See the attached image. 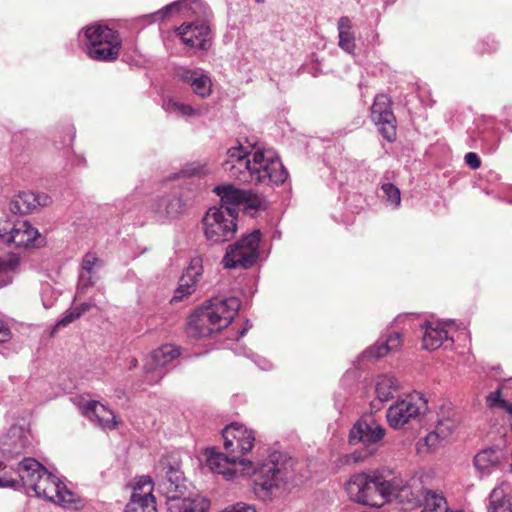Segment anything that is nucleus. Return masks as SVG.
Segmentation results:
<instances>
[{
  "instance_id": "nucleus-1",
  "label": "nucleus",
  "mask_w": 512,
  "mask_h": 512,
  "mask_svg": "<svg viewBox=\"0 0 512 512\" xmlns=\"http://www.w3.org/2000/svg\"><path fill=\"white\" fill-rule=\"evenodd\" d=\"M223 169L230 178L245 184L280 185L288 177V172L274 150H248L242 145L228 149Z\"/></svg>"
},
{
  "instance_id": "nucleus-2",
  "label": "nucleus",
  "mask_w": 512,
  "mask_h": 512,
  "mask_svg": "<svg viewBox=\"0 0 512 512\" xmlns=\"http://www.w3.org/2000/svg\"><path fill=\"white\" fill-rule=\"evenodd\" d=\"M172 14L194 17V22H185L177 28V35L182 43L190 48L208 50L211 30L206 23L208 8L205 3L201 0H177L144 17L149 19V23H153L163 21Z\"/></svg>"
},
{
  "instance_id": "nucleus-3",
  "label": "nucleus",
  "mask_w": 512,
  "mask_h": 512,
  "mask_svg": "<svg viewBox=\"0 0 512 512\" xmlns=\"http://www.w3.org/2000/svg\"><path fill=\"white\" fill-rule=\"evenodd\" d=\"M239 308L240 300L236 297H212L190 316L188 335L194 338L210 337L228 327Z\"/></svg>"
},
{
  "instance_id": "nucleus-4",
  "label": "nucleus",
  "mask_w": 512,
  "mask_h": 512,
  "mask_svg": "<svg viewBox=\"0 0 512 512\" xmlns=\"http://www.w3.org/2000/svg\"><path fill=\"white\" fill-rule=\"evenodd\" d=\"M291 468V458L280 451H271L252 469L255 495L264 501L272 499L287 483Z\"/></svg>"
},
{
  "instance_id": "nucleus-5",
  "label": "nucleus",
  "mask_w": 512,
  "mask_h": 512,
  "mask_svg": "<svg viewBox=\"0 0 512 512\" xmlns=\"http://www.w3.org/2000/svg\"><path fill=\"white\" fill-rule=\"evenodd\" d=\"M389 488V479L379 472L355 474L345 486L351 501L373 507L389 502Z\"/></svg>"
},
{
  "instance_id": "nucleus-6",
  "label": "nucleus",
  "mask_w": 512,
  "mask_h": 512,
  "mask_svg": "<svg viewBox=\"0 0 512 512\" xmlns=\"http://www.w3.org/2000/svg\"><path fill=\"white\" fill-rule=\"evenodd\" d=\"M385 436L384 427L375 419L374 415L362 416L351 428L349 443L351 445L362 444L363 450H356L341 457L342 464L359 463L374 455L379 443Z\"/></svg>"
},
{
  "instance_id": "nucleus-7",
  "label": "nucleus",
  "mask_w": 512,
  "mask_h": 512,
  "mask_svg": "<svg viewBox=\"0 0 512 512\" xmlns=\"http://www.w3.org/2000/svg\"><path fill=\"white\" fill-rule=\"evenodd\" d=\"M80 41L85 45L87 56L99 62H111L118 58L121 38L117 31L106 25L87 26L80 34Z\"/></svg>"
},
{
  "instance_id": "nucleus-8",
  "label": "nucleus",
  "mask_w": 512,
  "mask_h": 512,
  "mask_svg": "<svg viewBox=\"0 0 512 512\" xmlns=\"http://www.w3.org/2000/svg\"><path fill=\"white\" fill-rule=\"evenodd\" d=\"M237 216L235 208L223 205L209 208L202 218L205 239L212 244L230 241L237 231Z\"/></svg>"
},
{
  "instance_id": "nucleus-9",
  "label": "nucleus",
  "mask_w": 512,
  "mask_h": 512,
  "mask_svg": "<svg viewBox=\"0 0 512 512\" xmlns=\"http://www.w3.org/2000/svg\"><path fill=\"white\" fill-rule=\"evenodd\" d=\"M260 241V230H254L251 233L242 236L234 244L229 245L222 260L224 268L247 269L252 267L259 257Z\"/></svg>"
},
{
  "instance_id": "nucleus-10",
  "label": "nucleus",
  "mask_w": 512,
  "mask_h": 512,
  "mask_svg": "<svg viewBox=\"0 0 512 512\" xmlns=\"http://www.w3.org/2000/svg\"><path fill=\"white\" fill-rule=\"evenodd\" d=\"M427 410V399L420 392H414L393 403L386 412V418L390 427L400 429L414 420H419Z\"/></svg>"
},
{
  "instance_id": "nucleus-11",
  "label": "nucleus",
  "mask_w": 512,
  "mask_h": 512,
  "mask_svg": "<svg viewBox=\"0 0 512 512\" xmlns=\"http://www.w3.org/2000/svg\"><path fill=\"white\" fill-rule=\"evenodd\" d=\"M47 471L48 470L34 458H24L16 466L8 464V468L5 469L3 473L12 478L15 483L12 486H5L4 488H12L15 490L24 488L25 492L30 495V491H32Z\"/></svg>"
},
{
  "instance_id": "nucleus-12",
  "label": "nucleus",
  "mask_w": 512,
  "mask_h": 512,
  "mask_svg": "<svg viewBox=\"0 0 512 512\" xmlns=\"http://www.w3.org/2000/svg\"><path fill=\"white\" fill-rule=\"evenodd\" d=\"M39 236V231L26 219L7 217L0 221V240L3 243L29 247Z\"/></svg>"
},
{
  "instance_id": "nucleus-13",
  "label": "nucleus",
  "mask_w": 512,
  "mask_h": 512,
  "mask_svg": "<svg viewBox=\"0 0 512 512\" xmlns=\"http://www.w3.org/2000/svg\"><path fill=\"white\" fill-rule=\"evenodd\" d=\"M32 448L31 432L24 425H12L0 435V452L5 460L29 453Z\"/></svg>"
},
{
  "instance_id": "nucleus-14",
  "label": "nucleus",
  "mask_w": 512,
  "mask_h": 512,
  "mask_svg": "<svg viewBox=\"0 0 512 512\" xmlns=\"http://www.w3.org/2000/svg\"><path fill=\"white\" fill-rule=\"evenodd\" d=\"M36 497L44 498L62 507H70L75 501V495L67 489L64 483L50 472H46L32 489Z\"/></svg>"
},
{
  "instance_id": "nucleus-15",
  "label": "nucleus",
  "mask_w": 512,
  "mask_h": 512,
  "mask_svg": "<svg viewBox=\"0 0 512 512\" xmlns=\"http://www.w3.org/2000/svg\"><path fill=\"white\" fill-rule=\"evenodd\" d=\"M206 464L214 473L222 474L226 479L234 478L237 473V464L243 466V472H250L253 464L249 460H239L237 454L227 452L223 454L217 452L215 448H208L206 450Z\"/></svg>"
},
{
  "instance_id": "nucleus-16",
  "label": "nucleus",
  "mask_w": 512,
  "mask_h": 512,
  "mask_svg": "<svg viewBox=\"0 0 512 512\" xmlns=\"http://www.w3.org/2000/svg\"><path fill=\"white\" fill-rule=\"evenodd\" d=\"M180 355V351L173 345H164L153 351L144 363L145 381L155 384L165 375V367Z\"/></svg>"
},
{
  "instance_id": "nucleus-17",
  "label": "nucleus",
  "mask_w": 512,
  "mask_h": 512,
  "mask_svg": "<svg viewBox=\"0 0 512 512\" xmlns=\"http://www.w3.org/2000/svg\"><path fill=\"white\" fill-rule=\"evenodd\" d=\"M224 448L227 452L243 456L254 446L255 434L240 423H231L223 429Z\"/></svg>"
},
{
  "instance_id": "nucleus-18",
  "label": "nucleus",
  "mask_w": 512,
  "mask_h": 512,
  "mask_svg": "<svg viewBox=\"0 0 512 512\" xmlns=\"http://www.w3.org/2000/svg\"><path fill=\"white\" fill-rule=\"evenodd\" d=\"M389 486V502L396 500L398 503L408 505L409 508L418 507L421 503L425 489L418 479L411 478L405 481L400 477H392L389 479Z\"/></svg>"
},
{
  "instance_id": "nucleus-19",
  "label": "nucleus",
  "mask_w": 512,
  "mask_h": 512,
  "mask_svg": "<svg viewBox=\"0 0 512 512\" xmlns=\"http://www.w3.org/2000/svg\"><path fill=\"white\" fill-rule=\"evenodd\" d=\"M185 203L176 193L157 195L152 199L149 213L160 223L176 219L185 211Z\"/></svg>"
},
{
  "instance_id": "nucleus-20",
  "label": "nucleus",
  "mask_w": 512,
  "mask_h": 512,
  "mask_svg": "<svg viewBox=\"0 0 512 512\" xmlns=\"http://www.w3.org/2000/svg\"><path fill=\"white\" fill-rule=\"evenodd\" d=\"M371 119L379 127L380 133L389 142L396 136L395 116L390 106V99L385 94L375 97L371 107Z\"/></svg>"
},
{
  "instance_id": "nucleus-21",
  "label": "nucleus",
  "mask_w": 512,
  "mask_h": 512,
  "mask_svg": "<svg viewBox=\"0 0 512 512\" xmlns=\"http://www.w3.org/2000/svg\"><path fill=\"white\" fill-rule=\"evenodd\" d=\"M74 403L80 412L95 425L103 429H114L116 427L117 423L113 411L99 401L78 397Z\"/></svg>"
},
{
  "instance_id": "nucleus-22",
  "label": "nucleus",
  "mask_w": 512,
  "mask_h": 512,
  "mask_svg": "<svg viewBox=\"0 0 512 512\" xmlns=\"http://www.w3.org/2000/svg\"><path fill=\"white\" fill-rule=\"evenodd\" d=\"M175 76L178 80L188 84L197 96L201 98L210 96L212 81L203 69L179 66L175 69Z\"/></svg>"
},
{
  "instance_id": "nucleus-23",
  "label": "nucleus",
  "mask_w": 512,
  "mask_h": 512,
  "mask_svg": "<svg viewBox=\"0 0 512 512\" xmlns=\"http://www.w3.org/2000/svg\"><path fill=\"white\" fill-rule=\"evenodd\" d=\"M125 512H157L149 477L140 480L139 487L134 489L131 499L126 505Z\"/></svg>"
},
{
  "instance_id": "nucleus-24",
  "label": "nucleus",
  "mask_w": 512,
  "mask_h": 512,
  "mask_svg": "<svg viewBox=\"0 0 512 512\" xmlns=\"http://www.w3.org/2000/svg\"><path fill=\"white\" fill-rule=\"evenodd\" d=\"M203 273V262L200 257L191 259L188 267L184 270L179 279V285L175 290L174 296L171 301H180L186 296L191 295Z\"/></svg>"
},
{
  "instance_id": "nucleus-25",
  "label": "nucleus",
  "mask_w": 512,
  "mask_h": 512,
  "mask_svg": "<svg viewBox=\"0 0 512 512\" xmlns=\"http://www.w3.org/2000/svg\"><path fill=\"white\" fill-rule=\"evenodd\" d=\"M49 203L46 194H38L31 191H23L15 195L8 204V210L13 217L24 215L38 206H45Z\"/></svg>"
},
{
  "instance_id": "nucleus-26",
  "label": "nucleus",
  "mask_w": 512,
  "mask_h": 512,
  "mask_svg": "<svg viewBox=\"0 0 512 512\" xmlns=\"http://www.w3.org/2000/svg\"><path fill=\"white\" fill-rule=\"evenodd\" d=\"M450 322H425L420 327L424 329L422 346L425 350H436L444 341H453L449 336L447 326Z\"/></svg>"
},
{
  "instance_id": "nucleus-27",
  "label": "nucleus",
  "mask_w": 512,
  "mask_h": 512,
  "mask_svg": "<svg viewBox=\"0 0 512 512\" xmlns=\"http://www.w3.org/2000/svg\"><path fill=\"white\" fill-rule=\"evenodd\" d=\"M488 512H512V482L501 481L491 491Z\"/></svg>"
},
{
  "instance_id": "nucleus-28",
  "label": "nucleus",
  "mask_w": 512,
  "mask_h": 512,
  "mask_svg": "<svg viewBox=\"0 0 512 512\" xmlns=\"http://www.w3.org/2000/svg\"><path fill=\"white\" fill-rule=\"evenodd\" d=\"M157 477L162 481L167 493H176L183 486V473L178 466H173L167 461H160L157 466Z\"/></svg>"
},
{
  "instance_id": "nucleus-29",
  "label": "nucleus",
  "mask_w": 512,
  "mask_h": 512,
  "mask_svg": "<svg viewBox=\"0 0 512 512\" xmlns=\"http://www.w3.org/2000/svg\"><path fill=\"white\" fill-rule=\"evenodd\" d=\"M100 263L99 258L94 253H87L82 260V269L79 274L77 295L81 296L95 282L94 268Z\"/></svg>"
},
{
  "instance_id": "nucleus-30",
  "label": "nucleus",
  "mask_w": 512,
  "mask_h": 512,
  "mask_svg": "<svg viewBox=\"0 0 512 512\" xmlns=\"http://www.w3.org/2000/svg\"><path fill=\"white\" fill-rule=\"evenodd\" d=\"M401 346V334L393 332L387 336L385 341L376 342L363 352L365 358H380L387 355L390 351H395Z\"/></svg>"
},
{
  "instance_id": "nucleus-31",
  "label": "nucleus",
  "mask_w": 512,
  "mask_h": 512,
  "mask_svg": "<svg viewBox=\"0 0 512 512\" xmlns=\"http://www.w3.org/2000/svg\"><path fill=\"white\" fill-rule=\"evenodd\" d=\"M173 499L169 504L168 512H207L209 502L204 498H177L176 495L171 496Z\"/></svg>"
},
{
  "instance_id": "nucleus-32",
  "label": "nucleus",
  "mask_w": 512,
  "mask_h": 512,
  "mask_svg": "<svg viewBox=\"0 0 512 512\" xmlns=\"http://www.w3.org/2000/svg\"><path fill=\"white\" fill-rule=\"evenodd\" d=\"M418 507H422V512H454L448 508L447 500L441 492L426 489Z\"/></svg>"
},
{
  "instance_id": "nucleus-33",
  "label": "nucleus",
  "mask_w": 512,
  "mask_h": 512,
  "mask_svg": "<svg viewBox=\"0 0 512 512\" xmlns=\"http://www.w3.org/2000/svg\"><path fill=\"white\" fill-rule=\"evenodd\" d=\"M213 192L220 197L221 204L224 207L239 205L246 200L245 191L234 187L232 184L219 185L213 189Z\"/></svg>"
},
{
  "instance_id": "nucleus-34",
  "label": "nucleus",
  "mask_w": 512,
  "mask_h": 512,
  "mask_svg": "<svg viewBox=\"0 0 512 512\" xmlns=\"http://www.w3.org/2000/svg\"><path fill=\"white\" fill-rule=\"evenodd\" d=\"M338 45L339 47L347 52L348 54H353L355 51V36L354 33L351 31L352 24L351 20L343 16L338 20Z\"/></svg>"
},
{
  "instance_id": "nucleus-35",
  "label": "nucleus",
  "mask_w": 512,
  "mask_h": 512,
  "mask_svg": "<svg viewBox=\"0 0 512 512\" xmlns=\"http://www.w3.org/2000/svg\"><path fill=\"white\" fill-rule=\"evenodd\" d=\"M398 389V381L390 375H379L375 381V392L380 402L390 400Z\"/></svg>"
},
{
  "instance_id": "nucleus-36",
  "label": "nucleus",
  "mask_w": 512,
  "mask_h": 512,
  "mask_svg": "<svg viewBox=\"0 0 512 512\" xmlns=\"http://www.w3.org/2000/svg\"><path fill=\"white\" fill-rule=\"evenodd\" d=\"M501 455L499 449H484L474 457V466L478 471L488 473L489 469L499 462Z\"/></svg>"
},
{
  "instance_id": "nucleus-37",
  "label": "nucleus",
  "mask_w": 512,
  "mask_h": 512,
  "mask_svg": "<svg viewBox=\"0 0 512 512\" xmlns=\"http://www.w3.org/2000/svg\"><path fill=\"white\" fill-rule=\"evenodd\" d=\"M459 418L455 413L442 417L437 421L435 430L441 434L442 439H447L457 428Z\"/></svg>"
},
{
  "instance_id": "nucleus-38",
  "label": "nucleus",
  "mask_w": 512,
  "mask_h": 512,
  "mask_svg": "<svg viewBox=\"0 0 512 512\" xmlns=\"http://www.w3.org/2000/svg\"><path fill=\"white\" fill-rule=\"evenodd\" d=\"M386 205L392 209H398L401 203V193L398 187L392 183H385L381 187Z\"/></svg>"
},
{
  "instance_id": "nucleus-39",
  "label": "nucleus",
  "mask_w": 512,
  "mask_h": 512,
  "mask_svg": "<svg viewBox=\"0 0 512 512\" xmlns=\"http://www.w3.org/2000/svg\"><path fill=\"white\" fill-rule=\"evenodd\" d=\"M165 110L169 113H176L182 116H195L199 114V111L188 104L178 102L170 99L165 103Z\"/></svg>"
},
{
  "instance_id": "nucleus-40",
  "label": "nucleus",
  "mask_w": 512,
  "mask_h": 512,
  "mask_svg": "<svg viewBox=\"0 0 512 512\" xmlns=\"http://www.w3.org/2000/svg\"><path fill=\"white\" fill-rule=\"evenodd\" d=\"M444 440L445 439H442L441 434L434 430L417 442V451L419 453H423L433 450Z\"/></svg>"
},
{
  "instance_id": "nucleus-41",
  "label": "nucleus",
  "mask_w": 512,
  "mask_h": 512,
  "mask_svg": "<svg viewBox=\"0 0 512 512\" xmlns=\"http://www.w3.org/2000/svg\"><path fill=\"white\" fill-rule=\"evenodd\" d=\"M19 266V258L14 254L0 256V275H8Z\"/></svg>"
},
{
  "instance_id": "nucleus-42",
  "label": "nucleus",
  "mask_w": 512,
  "mask_h": 512,
  "mask_svg": "<svg viewBox=\"0 0 512 512\" xmlns=\"http://www.w3.org/2000/svg\"><path fill=\"white\" fill-rule=\"evenodd\" d=\"M506 388V385L503 384L501 387H499L497 390L489 393V395L486 397V404L490 408L494 407H502L506 408L508 405V402L502 399L501 397V391L502 389Z\"/></svg>"
},
{
  "instance_id": "nucleus-43",
  "label": "nucleus",
  "mask_w": 512,
  "mask_h": 512,
  "mask_svg": "<svg viewBox=\"0 0 512 512\" xmlns=\"http://www.w3.org/2000/svg\"><path fill=\"white\" fill-rule=\"evenodd\" d=\"M80 317V313L76 311V309H72L70 311H67L64 316L59 319L56 323L57 327H64L73 321H75L77 318Z\"/></svg>"
},
{
  "instance_id": "nucleus-44",
  "label": "nucleus",
  "mask_w": 512,
  "mask_h": 512,
  "mask_svg": "<svg viewBox=\"0 0 512 512\" xmlns=\"http://www.w3.org/2000/svg\"><path fill=\"white\" fill-rule=\"evenodd\" d=\"M8 468V464L6 461H0V488H4L5 486H12L15 482L12 478L4 475L3 471Z\"/></svg>"
},
{
  "instance_id": "nucleus-45",
  "label": "nucleus",
  "mask_w": 512,
  "mask_h": 512,
  "mask_svg": "<svg viewBox=\"0 0 512 512\" xmlns=\"http://www.w3.org/2000/svg\"><path fill=\"white\" fill-rule=\"evenodd\" d=\"M465 163L474 170L478 169L481 165L480 158L474 152H469L465 155Z\"/></svg>"
},
{
  "instance_id": "nucleus-46",
  "label": "nucleus",
  "mask_w": 512,
  "mask_h": 512,
  "mask_svg": "<svg viewBox=\"0 0 512 512\" xmlns=\"http://www.w3.org/2000/svg\"><path fill=\"white\" fill-rule=\"evenodd\" d=\"M253 361L261 370L268 371L273 368L272 362L264 357L253 355Z\"/></svg>"
},
{
  "instance_id": "nucleus-47",
  "label": "nucleus",
  "mask_w": 512,
  "mask_h": 512,
  "mask_svg": "<svg viewBox=\"0 0 512 512\" xmlns=\"http://www.w3.org/2000/svg\"><path fill=\"white\" fill-rule=\"evenodd\" d=\"M11 339V330L8 325L0 319V343L7 342Z\"/></svg>"
},
{
  "instance_id": "nucleus-48",
  "label": "nucleus",
  "mask_w": 512,
  "mask_h": 512,
  "mask_svg": "<svg viewBox=\"0 0 512 512\" xmlns=\"http://www.w3.org/2000/svg\"><path fill=\"white\" fill-rule=\"evenodd\" d=\"M95 302L88 301L81 303L78 307H75L76 311L80 313V316L86 311L90 310L93 306H95Z\"/></svg>"
},
{
  "instance_id": "nucleus-49",
  "label": "nucleus",
  "mask_w": 512,
  "mask_h": 512,
  "mask_svg": "<svg viewBox=\"0 0 512 512\" xmlns=\"http://www.w3.org/2000/svg\"><path fill=\"white\" fill-rule=\"evenodd\" d=\"M484 44H485V43L483 42V43L481 44V47L479 48V50H480V52H481V53H486V52H487V53H490V52H492V51L496 50V43H495L494 41H492V44L490 45L489 49L484 48Z\"/></svg>"
},
{
  "instance_id": "nucleus-50",
  "label": "nucleus",
  "mask_w": 512,
  "mask_h": 512,
  "mask_svg": "<svg viewBox=\"0 0 512 512\" xmlns=\"http://www.w3.org/2000/svg\"><path fill=\"white\" fill-rule=\"evenodd\" d=\"M185 173L187 175L192 176V175H198V174L203 173V170L202 169H198V168L197 169L196 168H191V169L185 170Z\"/></svg>"
},
{
  "instance_id": "nucleus-51",
  "label": "nucleus",
  "mask_w": 512,
  "mask_h": 512,
  "mask_svg": "<svg viewBox=\"0 0 512 512\" xmlns=\"http://www.w3.org/2000/svg\"><path fill=\"white\" fill-rule=\"evenodd\" d=\"M250 327H251V325H250V324H249V322L247 321V323H246V327H244V328L239 332V337H238L237 339H239V338L243 337V336L246 334V332L248 331V329H249Z\"/></svg>"
},
{
  "instance_id": "nucleus-52",
  "label": "nucleus",
  "mask_w": 512,
  "mask_h": 512,
  "mask_svg": "<svg viewBox=\"0 0 512 512\" xmlns=\"http://www.w3.org/2000/svg\"><path fill=\"white\" fill-rule=\"evenodd\" d=\"M137 364H138L137 359H136V358H131V359H130V361H129V367H128V369H129V370L134 369V368L137 366Z\"/></svg>"
},
{
  "instance_id": "nucleus-53",
  "label": "nucleus",
  "mask_w": 512,
  "mask_h": 512,
  "mask_svg": "<svg viewBox=\"0 0 512 512\" xmlns=\"http://www.w3.org/2000/svg\"><path fill=\"white\" fill-rule=\"evenodd\" d=\"M249 207H251L253 209H260L262 207V205H261L260 201H255V202H252L251 204H249Z\"/></svg>"
},
{
  "instance_id": "nucleus-54",
  "label": "nucleus",
  "mask_w": 512,
  "mask_h": 512,
  "mask_svg": "<svg viewBox=\"0 0 512 512\" xmlns=\"http://www.w3.org/2000/svg\"><path fill=\"white\" fill-rule=\"evenodd\" d=\"M505 409H507L509 411V413L512 415V404L511 403H508V405L506 406Z\"/></svg>"
},
{
  "instance_id": "nucleus-55",
  "label": "nucleus",
  "mask_w": 512,
  "mask_h": 512,
  "mask_svg": "<svg viewBox=\"0 0 512 512\" xmlns=\"http://www.w3.org/2000/svg\"><path fill=\"white\" fill-rule=\"evenodd\" d=\"M408 318H409V316H404V317L399 316V317L397 318V321H401L402 319H408Z\"/></svg>"
},
{
  "instance_id": "nucleus-56",
  "label": "nucleus",
  "mask_w": 512,
  "mask_h": 512,
  "mask_svg": "<svg viewBox=\"0 0 512 512\" xmlns=\"http://www.w3.org/2000/svg\"><path fill=\"white\" fill-rule=\"evenodd\" d=\"M384 1H385V3H387V4H392V3H394L396 0H384Z\"/></svg>"
},
{
  "instance_id": "nucleus-57",
  "label": "nucleus",
  "mask_w": 512,
  "mask_h": 512,
  "mask_svg": "<svg viewBox=\"0 0 512 512\" xmlns=\"http://www.w3.org/2000/svg\"><path fill=\"white\" fill-rule=\"evenodd\" d=\"M257 3H262L264 2L265 0H255Z\"/></svg>"
},
{
  "instance_id": "nucleus-58",
  "label": "nucleus",
  "mask_w": 512,
  "mask_h": 512,
  "mask_svg": "<svg viewBox=\"0 0 512 512\" xmlns=\"http://www.w3.org/2000/svg\"><path fill=\"white\" fill-rule=\"evenodd\" d=\"M510 380H512V378Z\"/></svg>"
}]
</instances>
